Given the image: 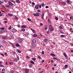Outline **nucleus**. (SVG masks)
Listing matches in <instances>:
<instances>
[{
    "mask_svg": "<svg viewBox=\"0 0 73 73\" xmlns=\"http://www.w3.org/2000/svg\"><path fill=\"white\" fill-rule=\"evenodd\" d=\"M49 29L50 30V32L51 33H52V32L53 31V30H54V28L53 27H52L51 25L49 26Z\"/></svg>",
    "mask_w": 73,
    "mask_h": 73,
    "instance_id": "nucleus-1",
    "label": "nucleus"
},
{
    "mask_svg": "<svg viewBox=\"0 0 73 73\" xmlns=\"http://www.w3.org/2000/svg\"><path fill=\"white\" fill-rule=\"evenodd\" d=\"M33 15H34V16H40V14L39 13H37L33 14Z\"/></svg>",
    "mask_w": 73,
    "mask_h": 73,
    "instance_id": "nucleus-2",
    "label": "nucleus"
},
{
    "mask_svg": "<svg viewBox=\"0 0 73 73\" xmlns=\"http://www.w3.org/2000/svg\"><path fill=\"white\" fill-rule=\"evenodd\" d=\"M18 39L19 41L20 42H20L21 43V42L23 41V39L21 38L20 37H19L18 38Z\"/></svg>",
    "mask_w": 73,
    "mask_h": 73,
    "instance_id": "nucleus-3",
    "label": "nucleus"
},
{
    "mask_svg": "<svg viewBox=\"0 0 73 73\" xmlns=\"http://www.w3.org/2000/svg\"><path fill=\"white\" fill-rule=\"evenodd\" d=\"M19 60V57L18 56L16 58L14 59V61L15 62H17V60Z\"/></svg>",
    "mask_w": 73,
    "mask_h": 73,
    "instance_id": "nucleus-4",
    "label": "nucleus"
},
{
    "mask_svg": "<svg viewBox=\"0 0 73 73\" xmlns=\"http://www.w3.org/2000/svg\"><path fill=\"white\" fill-rule=\"evenodd\" d=\"M16 31H17V30H16V29H12V32H13V33H15V32H16Z\"/></svg>",
    "mask_w": 73,
    "mask_h": 73,
    "instance_id": "nucleus-5",
    "label": "nucleus"
},
{
    "mask_svg": "<svg viewBox=\"0 0 73 73\" xmlns=\"http://www.w3.org/2000/svg\"><path fill=\"white\" fill-rule=\"evenodd\" d=\"M32 47H33V48H35L36 47V44L35 43H33L32 44Z\"/></svg>",
    "mask_w": 73,
    "mask_h": 73,
    "instance_id": "nucleus-6",
    "label": "nucleus"
},
{
    "mask_svg": "<svg viewBox=\"0 0 73 73\" xmlns=\"http://www.w3.org/2000/svg\"><path fill=\"white\" fill-rule=\"evenodd\" d=\"M5 32V30H0V33L1 34L2 33H4Z\"/></svg>",
    "mask_w": 73,
    "mask_h": 73,
    "instance_id": "nucleus-7",
    "label": "nucleus"
},
{
    "mask_svg": "<svg viewBox=\"0 0 73 73\" xmlns=\"http://www.w3.org/2000/svg\"><path fill=\"white\" fill-rule=\"evenodd\" d=\"M9 4L10 5H11V6H12L13 5V3H12L11 2H8Z\"/></svg>",
    "mask_w": 73,
    "mask_h": 73,
    "instance_id": "nucleus-8",
    "label": "nucleus"
},
{
    "mask_svg": "<svg viewBox=\"0 0 73 73\" xmlns=\"http://www.w3.org/2000/svg\"><path fill=\"white\" fill-rule=\"evenodd\" d=\"M32 42L33 43H36V40L35 39H33L32 40Z\"/></svg>",
    "mask_w": 73,
    "mask_h": 73,
    "instance_id": "nucleus-9",
    "label": "nucleus"
},
{
    "mask_svg": "<svg viewBox=\"0 0 73 73\" xmlns=\"http://www.w3.org/2000/svg\"><path fill=\"white\" fill-rule=\"evenodd\" d=\"M44 42H46V43L48 42V40L47 39H44Z\"/></svg>",
    "mask_w": 73,
    "mask_h": 73,
    "instance_id": "nucleus-10",
    "label": "nucleus"
},
{
    "mask_svg": "<svg viewBox=\"0 0 73 73\" xmlns=\"http://www.w3.org/2000/svg\"><path fill=\"white\" fill-rule=\"evenodd\" d=\"M39 7V6L38 5H36L35 7V8L36 9H38V7Z\"/></svg>",
    "mask_w": 73,
    "mask_h": 73,
    "instance_id": "nucleus-11",
    "label": "nucleus"
},
{
    "mask_svg": "<svg viewBox=\"0 0 73 73\" xmlns=\"http://www.w3.org/2000/svg\"><path fill=\"white\" fill-rule=\"evenodd\" d=\"M2 38H3V39H5V40H7V38L5 36H3Z\"/></svg>",
    "mask_w": 73,
    "mask_h": 73,
    "instance_id": "nucleus-12",
    "label": "nucleus"
},
{
    "mask_svg": "<svg viewBox=\"0 0 73 73\" xmlns=\"http://www.w3.org/2000/svg\"><path fill=\"white\" fill-rule=\"evenodd\" d=\"M27 27L25 25H23L22 27H21V28H25Z\"/></svg>",
    "mask_w": 73,
    "mask_h": 73,
    "instance_id": "nucleus-13",
    "label": "nucleus"
},
{
    "mask_svg": "<svg viewBox=\"0 0 73 73\" xmlns=\"http://www.w3.org/2000/svg\"><path fill=\"white\" fill-rule=\"evenodd\" d=\"M37 34H34L33 35V37H37Z\"/></svg>",
    "mask_w": 73,
    "mask_h": 73,
    "instance_id": "nucleus-14",
    "label": "nucleus"
},
{
    "mask_svg": "<svg viewBox=\"0 0 73 73\" xmlns=\"http://www.w3.org/2000/svg\"><path fill=\"white\" fill-rule=\"evenodd\" d=\"M31 31H32L33 32V33H36V31H35V30L32 29H31Z\"/></svg>",
    "mask_w": 73,
    "mask_h": 73,
    "instance_id": "nucleus-15",
    "label": "nucleus"
},
{
    "mask_svg": "<svg viewBox=\"0 0 73 73\" xmlns=\"http://www.w3.org/2000/svg\"><path fill=\"white\" fill-rule=\"evenodd\" d=\"M30 62L31 63V64H35V62L32 60L30 61Z\"/></svg>",
    "mask_w": 73,
    "mask_h": 73,
    "instance_id": "nucleus-16",
    "label": "nucleus"
},
{
    "mask_svg": "<svg viewBox=\"0 0 73 73\" xmlns=\"http://www.w3.org/2000/svg\"><path fill=\"white\" fill-rule=\"evenodd\" d=\"M64 55L65 56V57L66 58H68V56H67V55L65 54V53H64Z\"/></svg>",
    "mask_w": 73,
    "mask_h": 73,
    "instance_id": "nucleus-17",
    "label": "nucleus"
},
{
    "mask_svg": "<svg viewBox=\"0 0 73 73\" xmlns=\"http://www.w3.org/2000/svg\"><path fill=\"white\" fill-rule=\"evenodd\" d=\"M7 36L8 38H9V37H11V35L9 34H7Z\"/></svg>",
    "mask_w": 73,
    "mask_h": 73,
    "instance_id": "nucleus-18",
    "label": "nucleus"
},
{
    "mask_svg": "<svg viewBox=\"0 0 73 73\" xmlns=\"http://www.w3.org/2000/svg\"><path fill=\"white\" fill-rule=\"evenodd\" d=\"M26 73H28L29 72V69H26Z\"/></svg>",
    "mask_w": 73,
    "mask_h": 73,
    "instance_id": "nucleus-19",
    "label": "nucleus"
},
{
    "mask_svg": "<svg viewBox=\"0 0 73 73\" xmlns=\"http://www.w3.org/2000/svg\"><path fill=\"white\" fill-rule=\"evenodd\" d=\"M5 7H7V8H10L11 7V6L9 5H7V6L6 5Z\"/></svg>",
    "mask_w": 73,
    "mask_h": 73,
    "instance_id": "nucleus-20",
    "label": "nucleus"
},
{
    "mask_svg": "<svg viewBox=\"0 0 73 73\" xmlns=\"http://www.w3.org/2000/svg\"><path fill=\"white\" fill-rule=\"evenodd\" d=\"M17 52H18V53H21V51H20V50H19V49H17Z\"/></svg>",
    "mask_w": 73,
    "mask_h": 73,
    "instance_id": "nucleus-21",
    "label": "nucleus"
},
{
    "mask_svg": "<svg viewBox=\"0 0 73 73\" xmlns=\"http://www.w3.org/2000/svg\"><path fill=\"white\" fill-rule=\"evenodd\" d=\"M16 46H17V47H19L20 46V45L18 44H16Z\"/></svg>",
    "mask_w": 73,
    "mask_h": 73,
    "instance_id": "nucleus-22",
    "label": "nucleus"
},
{
    "mask_svg": "<svg viewBox=\"0 0 73 73\" xmlns=\"http://www.w3.org/2000/svg\"><path fill=\"white\" fill-rule=\"evenodd\" d=\"M50 55H51V56H56V55H54V54L52 53L50 54Z\"/></svg>",
    "mask_w": 73,
    "mask_h": 73,
    "instance_id": "nucleus-23",
    "label": "nucleus"
},
{
    "mask_svg": "<svg viewBox=\"0 0 73 73\" xmlns=\"http://www.w3.org/2000/svg\"><path fill=\"white\" fill-rule=\"evenodd\" d=\"M44 14H42L41 15L42 19H44Z\"/></svg>",
    "mask_w": 73,
    "mask_h": 73,
    "instance_id": "nucleus-24",
    "label": "nucleus"
},
{
    "mask_svg": "<svg viewBox=\"0 0 73 73\" xmlns=\"http://www.w3.org/2000/svg\"><path fill=\"white\" fill-rule=\"evenodd\" d=\"M8 15L9 16H13V15L9 13L8 14Z\"/></svg>",
    "mask_w": 73,
    "mask_h": 73,
    "instance_id": "nucleus-25",
    "label": "nucleus"
},
{
    "mask_svg": "<svg viewBox=\"0 0 73 73\" xmlns=\"http://www.w3.org/2000/svg\"><path fill=\"white\" fill-rule=\"evenodd\" d=\"M41 6L42 7H44V3H42V4H41Z\"/></svg>",
    "mask_w": 73,
    "mask_h": 73,
    "instance_id": "nucleus-26",
    "label": "nucleus"
},
{
    "mask_svg": "<svg viewBox=\"0 0 73 73\" xmlns=\"http://www.w3.org/2000/svg\"><path fill=\"white\" fill-rule=\"evenodd\" d=\"M32 66V64H30V65H29V68H31Z\"/></svg>",
    "mask_w": 73,
    "mask_h": 73,
    "instance_id": "nucleus-27",
    "label": "nucleus"
},
{
    "mask_svg": "<svg viewBox=\"0 0 73 73\" xmlns=\"http://www.w3.org/2000/svg\"><path fill=\"white\" fill-rule=\"evenodd\" d=\"M64 36H65V35H62L60 36V37H64Z\"/></svg>",
    "mask_w": 73,
    "mask_h": 73,
    "instance_id": "nucleus-28",
    "label": "nucleus"
},
{
    "mask_svg": "<svg viewBox=\"0 0 73 73\" xmlns=\"http://www.w3.org/2000/svg\"><path fill=\"white\" fill-rule=\"evenodd\" d=\"M16 1L17 3H20V1L19 0H16Z\"/></svg>",
    "mask_w": 73,
    "mask_h": 73,
    "instance_id": "nucleus-29",
    "label": "nucleus"
},
{
    "mask_svg": "<svg viewBox=\"0 0 73 73\" xmlns=\"http://www.w3.org/2000/svg\"><path fill=\"white\" fill-rule=\"evenodd\" d=\"M59 28L60 29H62V27L61 25L59 27Z\"/></svg>",
    "mask_w": 73,
    "mask_h": 73,
    "instance_id": "nucleus-30",
    "label": "nucleus"
},
{
    "mask_svg": "<svg viewBox=\"0 0 73 73\" xmlns=\"http://www.w3.org/2000/svg\"><path fill=\"white\" fill-rule=\"evenodd\" d=\"M12 29V27L11 26H10V27L8 28V29L9 30H10V29Z\"/></svg>",
    "mask_w": 73,
    "mask_h": 73,
    "instance_id": "nucleus-31",
    "label": "nucleus"
},
{
    "mask_svg": "<svg viewBox=\"0 0 73 73\" xmlns=\"http://www.w3.org/2000/svg\"><path fill=\"white\" fill-rule=\"evenodd\" d=\"M32 60H33V61H35L36 60V59L35 58H32Z\"/></svg>",
    "mask_w": 73,
    "mask_h": 73,
    "instance_id": "nucleus-32",
    "label": "nucleus"
},
{
    "mask_svg": "<svg viewBox=\"0 0 73 73\" xmlns=\"http://www.w3.org/2000/svg\"><path fill=\"white\" fill-rule=\"evenodd\" d=\"M7 21H3V23L4 24H7Z\"/></svg>",
    "mask_w": 73,
    "mask_h": 73,
    "instance_id": "nucleus-33",
    "label": "nucleus"
},
{
    "mask_svg": "<svg viewBox=\"0 0 73 73\" xmlns=\"http://www.w3.org/2000/svg\"><path fill=\"white\" fill-rule=\"evenodd\" d=\"M0 29L2 30H4L5 29L4 27H2L1 28H0Z\"/></svg>",
    "mask_w": 73,
    "mask_h": 73,
    "instance_id": "nucleus-34",
    "label": "nucleus"
},
{
    "mask_svg": "<svg viewBox=\"0 0 73 73\" xmlns=\"http://www.w3.org/2000/svg\"><path fill=\"white\" fill-rule=\"evenodd\" d=\"M68 65L67 64H66L65 66V68H67L68 67Z\"/></svg>",
    "mask_w": 73,
    "mask_h": 73,
    "instance_id": "nucleus-35",
    "label": "nucleus"
},
{
    "mask_svg": "<svg viewBox=\"0 0 73 73\" xmlns=\"http://www.w3.org/2000/svg\"><path fill=\"white\" fill-rule=\"evenodd\" d=\"M21 31H23V32H25V29H22Z\"/></svg>",
    "mask_w": 73,
    "mask_h": 73,
    "instance_id": "nucleus-36",
    "label": "nucleus"
},
{
    "mask_svg": "<svg viewBox=\"0 0 73 73\" xmlns=\"http://www.w3.org/2000/svg\"><path fill=\"white\" fill-rule=\"evenodd\" d=\"M38 58H39V59H42V58L41 56H40L39 55L38 56Z\"/></svg>",
    "mask_w": 73,
    "mask_h": 73,
    "instance_id": "nucleus-37",
    "label": "nucleus"
},
{
    "mask_svg": "<svg viewBox=\"0 0 73 73\" xmlns=\"http://www.w3.org/2000/svg\"><path fill=\"white\" fill-rule=\"evenodd\" d=\"M55 19L56 20H58V17H55Z\"/></svg>",
    "mask_w": 73,
    "mask_h": 73,
    "instance_id": "nucleus-38",
    "label": "nucleus"
},
{
    "mask_svg": "<svg viewBox=\"0 0 73 73\" xmlns=\"http://www.w3.org/2000/svg\"><path fill=\"white\" fill-rule=\"evenodd\" d=\"M2 71H3L4 72H5V69H3L2 70Z\"/></svg>",
    "mask_w": 73,
    "mask_h": 73,
    "instance_id": "nucleus-39",
    "label": "nucleus"
},
{
    "mask_svg": "<svg viewBox=\"0 0 73 73\" xmlns=\"http://www.w3.org/2000/svg\"><path fill=\"white\" fill-rule=\"evenodd\" d=\"M15 19H16L17 20L18 19V17H17V16L15 17Z\"/></svg>",
    "mask_w": 73,
    "mask_h": 73,
    "instance_id": "nucleus-40",
    "label": "nucleus"
},
{
    "mask_svg": "<svg viewBox=\"0 0 73 73\" xmlns=\"http://www.w3.org/2000/svg\"><path fill=\"white\" fill-rule=\"evenodd\" d=\"M27 20L28 21H31V20L28 18H27Z\"/></svg>",
    "mask_w": 73,
    "mask_h": 73,
    "instance_id": "nucleus-41",
    "label": "nucleus"
},
{
    "mask_svg": "<svg viewBox=\"0 0 73 73\" xmlns=\"http://www.w3.org/2000/svg\"><path fill=\"white\" fill-rule=\"evenodd\" d=\"M10 73H13V71L11 70L10 72Z\"/></svg>",
    "mask_w": 73,
    "mask_h": 73,
    "instance_id": "nucleus-42",
    "label": "nucleus"
},
{
    "mask_svg": "<svg viewBox=\"0 0 73 73\" xmlns=\"http://www.w3.org/2000/svg\"><path fill=\"white\" fill-rule=\"evenodd\" d=\"M42 54H44V51H42Z\"/></svg>",
    "mask_w": 73,
    "mask_h": 73,
    "instance_id": "nucleus-43",
    "label": "nucleus"
},
{
    "mask_svg": "<svg viewBox=\"0 0 73 73\" xmlns=\"http://www.w3.org/2000/svg\"><path fill=\"white\" fill-rule=\"evenodd\" d=\"M5 54L6 56H8V54H7V52H5Z\"/></svg>",
    "mask_w": 73,
    "mask_h": 73,
    "instance_id": "nucleus-44",
    "label": "nucleus"
},
{
    "mask_svg": "<svg viewBox=\"0 0 73 73\" xmlns=\"http://www.w3.org/2000/svg\"><path fill=\"white\" fill-rule=\"evenodd\" d=\"M67 3H70V1L69 0H68L67 1Z\"/></svg>",
    "mask_w": 73,
    "mask_h": 73,
    "instance_id": "nucleus-45",
    "label": "nucleus"
},
{
    "mask_svg": "<svg viewBox=\"0 0 73 73\" xmlns=\"http://www.w3.org/2000/svg\"><path fill=\"white\" fill-rule=\"evenodd\" d=\"M11 37L12 38H13V35H11Z\"/></svg>",
    "mask_w": 73,
    "mask_h": 73,
    "instance_id": "nucleus-46",
    "label": "nucleus"
},
{
    "mask_svg": "<svg viewBox=\"0 0 73 73\" xmlns=\"http://www.w3.org/2000/svg\"><path fill=\"white\" fill-rule=\"evenodd\" d=\"M62 4H66V3L64 2H62Z\"/></svg>",
    "mask_w": 73,
    "mask_h": 73,
    "instance_id": "nucleus-47",
    "label": "nucleus"
},
{
    "mask_svg": "<svg viewBox=\"0 0 73 73\" xmlns=\"http://www.w3.org/2000/svg\"><path fill=\"white\" fill-rule=\"evenodd\" d=\"M27 59H29V58H30V57H29V56H28L27 57Z\"/></svg>",
    "mask_w": 73,
    "mask_h": 73,
    "instance_id": "nucleus-48",
    "label": "nucleus"
},
{
    "mask_svg": "<svg viewBox=\"0 0 73 73\" xmlns=\"http://www.w3.org/2000/svg\"><path fill=\"white\" fill-rule=\"evenodd\" d=\"M49 16H52V13H49Z\"/></svg>",
    "mask_w": 73,
    "mask_h": 73,
    "instance_id": "nucleus-49",
    "label": "nucleus"
},
{
    "mask_svg": "<svg viewBox=\"0 0 73 73\" xmlns=\"http://www.w3.org/2000/svg\"><path fill=\"white\" fill-rule=\"evenodd\" d=\"M44 61H45L44 60H42V63H43V62H44Z\"/></svg>",
    "mask_w": 73,
    "mask_h": 73,
    "instance_id": "nucleus-50",
    "label": "nucleus"
},
{
    "mask_svg": "<svg viewBox=\"0 0 73 73\" xmlns=\"http://www.w3.org/2000/svg\"><path fill=\"white\" fill-rule=\"evenodd\" d=\"M48 22L49 23H51V22H50V21L49 20V19H48Z\"/></svg>",
    "mask_w": 73,
    "mask_h": 73,
    "instance_id": "nucleus-51",
    "label": "nucleus"
},
{
    "mask_svg": "<svg viewBox=\"0 0 73 73\" xmlns=\"http://www.w3.org/2000/svg\"><path fill=\"white\" fill-rule=\"evenodd\" d=\"M32 4L33 5H35V3L34 2H32Z\"/></svg>",
    "mask_w": 73,
    "mask_h": 73,
    "instance_id": "nucleus-52",
    "label": "nucleus"
},
{
    "mask_svg": "<svg viewBox=\"0 0 73 73\" xmlns=\"http://www.w3.org/2000/svg\"><path fill=\"white\" fill-rule=\"evenodd\" d=\"M11 1V2H13V3H15V1H14L13 0H12Z\"/></svg>",
    "mask_w": 73,
    "mask_h": 73,
    "instance_id": "nucleus-53",
    "label": "nucleus"
},
{
    "mask_svg": "<svg viewBox=\"0 0 73 73\" xmlns=\"http://www.w3.org/2000/svg\"><path fill=\"white\" fill-rule=\"evenodd\" d=\"M45 30H46V29H47V27H45Z\"/></svg>",
    "mask_w": 73,
    "mask_h": 73,
    "instance_id": "nucleus-54",
    "label": "nucleus"
},
{
    "mask_svg": "<svg viewBox=\"0 0 73 73\" xmlns=\"http://www.w3.org/2000/svg\"><path fill=\"white\" fill-rule=\"evenodd\" d=\"M54 58V59L55 60H57V58Z\"/></svg>",
    "mask_w": 73,
    "mask_h": 73,
    "instance_id": "nucleus-55",
    "label": "nucleus"
},
{
    "mask_svg": "<svg viewBox=\"0 0 73 73\" xmlns=\"http://www.w3.org/2000/svg\"><path fill=\"white\" fill-rule=\"evenodd\" d=\"M16 54V53L15 52H13V54H14V55Z\"/></svg>",
    "mask_w": 73,
    "mask_h": 73,
    "instance_id": "nucleus-56",
    "label": "nucleus"
},
{
    "mask_svg": "<svg viewBox=\"0 0 73 73\" xmlns=\"http://www.w3.org/2000/svg\"><path fill=\"white\" fill-rule=\"evenodd\" d=\"M1 54L2 56H4V55L3 54L1 53Z\"/></svg>",
    "mask_w": 73,
    "mask_h": 73,
    "instance_id": "nucleus-57",
    "label": "nucleus"
},
{
    "mask_svg": "<svg viewBox=\"0 0 73 73\" xmlns=\"http://www.w3.org/2000/svg\"><path fill=\"white\" fill-rule=\"evenodd\" d=\"M46 8H49V7L47 6H46L45 7Z\"/></svg>",
    "mask_w": 73,
    "mask_h": 73,
    "instance_id": "nucleus-58",
    "label": "nucleus"
},
{
    "mask_svg": "<svg viewBox=\"0 0 73 73\" xmlns=\"http://www.w3.org/2000/svg\"><path fill=\"white\" fill-rule=\"evenodd\" d=\"M70 44L71 45H72V46H73V43H70Z\"/></svg>",
    "mask_w": 73,
    "mask_h": 73,
    "instance_id": "nucleus-59",
    "label": "nucleus"
},
{
    "mask_svg": "<svg viewBox=\"0 0 73 73\" xmlns=\"http://www.w3.org/2000/svg\"><path fill=\"white\" fill-rule=\"evenodd\" d=\"M1 11L2 12H3L4 13H5V11H3L2 10H1Z\"/></svg>",
    "mask_w": 73,
    "mask_h": 73,
    "instance_id": "nucleus-60",
    "label": "nucleus"
},
{
    "mask_svg": "<svg viewBox=\"0 0 73 73\" xmlns=\"http://www.w3.org/2000/svg\"><path fill=\"white\" fill-rule=\"evenodd\" d=\"M39 7L40 8H41V5H40L39 6Z\"/></svg>",
    "mask_w": 73,
    "mask_h": 73,
    "instance_id": "nucleus-61",
    "label": "nucleus"
},
{
    "mask_svg": "<svg viewBox=\"0 0 73 73\" xmlns=\"http://www.w3.org/2000/svg\"><path fill=\"white\" fill-rule=\"evenodd\" d=\"M51 62H54V61L53 60H51Z\"/></svg>",
    "mask_w": 73,
    "mask_h": 73,
    "instance_id": "nucleus-62",
    "label": "nucleus"
},
{
    "mask_svg": "<svg viewBox=\"0 0 73 73\" xmlns=\"http://www.w3.org/2000/svg\"><path fill=\"white\" fill-rule=\"evenodd\" d=\"M40 25H41V26H42V25H43L42 23H40Z\"/></svg>",
    "mask_w": 73,
    "mask_h": 73,
    "instance_id": "nucleus-63",
    "label": "nucleus"
},
{
    "mask_svg": "<svg viewBox=\"0 0 73 73\" xmlns=\"http://www.w3.org/2000/svg\"><path fill=\"white\" fill-rule=\"evenodd\" d=\"M12 46L14 48H15V46L13 44L12 45Z\"/></svg>",
    "mask_w": 73,
    "mask_h": 73,
    "instance_id": "nucleus-64",
    "label": "nucleus"
}]
</instances>
